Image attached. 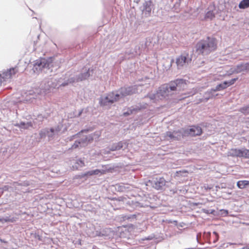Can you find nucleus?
<instances>
[{
	"label": "nucleus",
	"instance_id": "obj_1",
	"mask_svg": "<svg viewBox=\"0 0 249 249\" xmlns=\"http://www.w3.org/2000/svg\"><path fill=\"white\" fill-rule=\"evenodd\" d=\"M186 87L185 81L178 79L160 86L158 90V96H160V100H162L184 89Z\"/></svg>",
	"mask_w": 249,
	"mask_h": 249
},
{
	"label": "nucleus",
	"instance_id": "obj_2",
	"mask_svg": "<svg viewBox=\"0 0 249 249\" xmlns=\"http://www.w3.org/2000/svg\"><path fill=\"white\" fill-rule=\"evenodd\" d=\"M216 46V40L213 37H208L197 43L196 45V51L198 54L208 55L215 51Z\"/></svg>",
	"mask_w": 249,
	"mask_h": 249
},
{
	"label": "nucleus",
	"instance_id": "obj_3",
	"mask_svg": "<svg viewBox=\"0 0 249 249\" xmlns=\"http://www.w3.org/2000/svg\"><path fill=\"white\" fill-rule=\"evenodd\" d=\"M193 53L191 51H185L176 58V63L178 69L187 67L192 60Z\"/></svg>",
	"mask_w": 249,
	"mask_h": 249
},
{
	"label": "nucleus",
	"instance_id": "obj_4",
	"mask_svg": "<svg viewBox=\"0 0 249 249\" xmlns=\"http://www.w3.org/2000/svg\"><path fill=\"white\" fill-rule=\"evenodd\" d=\"M53 59L52 57L48 58H41L36 60L34 65L33 70L38 71H44L45 72H47L45 69L49 70L53 66Z\"/></svg>",
	"mask_w": 249,
	"mask_h": 249
},
{
	"label": "nucleus",
	"instance_id": "obj_5",
	"mask_svg": "<svg viewBox=\"0 0 249 249\" xmlns=\"http://www.w3.org/2000/svg\"><path fill=\"white\" fill-rule=\"evenodd\" d=\"M61 127L59 125L52 127L51 128H45L41 129L39 132V139H41L48 137V140H52L55 135H58L61 129Z\"/></svg>",
	"mask_w": 249,
	"mask_h": 249
},
{
	"label": "nucleus",
	"instance_id": "obj_6",
	"mask_svg": "<svg viewBox=\"0 0 249 249\" xmlns=\"http://www.w3.org/2000/svg\"><path fill=\"white\" fill-rule=\"evenodd\" d=\"M119 100V95L116 94L115 92L108 93L105 97H102L100 100L101 105L110 107L113 103Z\"/></svg>",
	"mask_w": 249,
	"mask_h": 249
},
{
	"label": "nucleus",
	"instance_id": "obj_7",
	"mask_svg": "<svg viewBox=\"0 0 249 249\" xmlns=\"http://www.w3.org/2000/svg\"><path fill=\"white\" fill-rule=\"evenodd\" d=\"M18 72V69L16 68H11L0 73V86L4 85L6 82H10L11 79Z\"/></svg>",
	"mask_w": 249,
	"mask_h": 249
},
{
	"label": "nucleus",
	"instance_id": "obj_8",
	"mask_svg": "<svg viewBox=\"0 0 249 249\" xmlns=\"http://www.w3.org/2000/svg\"><path fill=\"white\" fill-rule=\"evenodd\" d=\"M185 134V129H180L173 132L167 131L165 134V137L167 140L176 141L179 140L182 138L186 137Z\"/></svg>",
	"mask_w": 249,
	"mask_h": 249
},
{
	"label": "nucleus",
	"instance_id": "obj_9",
	"mask_svg": "<svg viewBox=\"0 0 249 249\" xmlns=\"http://www.w3.org/2000/svg\"><path fill=\"white\" fill-rule=\"evenodd\" d=\"M137 88L138 87L136 85L128 87H123L115 92L116 94L119 95V100H120L125 96L138 92Z\"/></svg>",
	"mask_w": 249,
	"mask_h": 249
},
{
	"label": "nucleus",
	"instance_id": "obj_10",
	"mask_svg": "<svg viewBox=\"0 0 249 249\" xmlns=\"http://www.w3.org/2000/svg\"><path fill=\"white\" fill-rule=\"evenodd\" d=\"M166 181L163 178H156L152 180H149L146 183V186H152L157 190H163L166 185Z\"/></svg>",
	"mask_w": 249,
	"mask_h": 249
},
{
	"label": "nucleus",
	"instance_id": "obj_11",
	"mask_svg": "<svg viewBox=\"0 0 249 249\" xmlns=\"http://www.w3.org/2000/svg\"><path fill=\"white\" fill-rule=\"evenodd\" d=\"M90 75V73L89 72V69L87 71V69L85 70V71L79 73L78 75H76V77H71L70 78L67 80V82H63L60 85L62 86H65L68 85L69 83L78 82L79 81H81L87 79Z\"/></svg>",
	"mask_w": 249,
	"mask_h": 249
},
{
	"label": "nucleus",
	"instance_id": "obj_12",
	"mask_svg": "<svg viewBox=\"0 0 249 249\" xmlns=\"http://www.w3.org/2000/svg\"><path fill=\"white\" fill-rule=\"evenodd\" d=\"M248 71H249V63H243L231 68L226 74L230 75L233 73H244Z\"/></svg>",
	"mask_w": 249,
	"mask_h": 249
},
{
	"label": "nucleus",
	"instance_id": "obj_13",
	"mask_svg": "<svg viewBox=\"0 0 249 249\" xmlns=\"http://www.w3.org/2000/svg\"><path fill=\"white\" fill-rule=\"evenodd\" d=\"M93 139L90 136H84L79 140L75 141L72 145V148H76L80 147H84L86 146L89 142L92 141Z\"/></svg>",
	"mask_w": 249,
	"mask_h": 249
},
{
	"label": "nucleus",
	"instance_id": "obj_14",
	"mask_svg": "<svg viewBox=\"0 0 249 249\" xmlns=\"http://www.w3.org/2000/svg\"><path fill=\"white\" fill-rule=\"evenodd\" d=\"M202 130L200 127L198 126H193L189 129H185V134L186 136H199L202 134Z\"/></svg>",
	"mask_w": 249,
	"mask_h": 249
},
{
	"label": "nucleus",
	"instance_id": "obj_15",
	"mask_svg": "<svg viewBox=\"0 0 249 249\" xmlns=\"http://www.w3.org/2000/svg\"><path fill=\"white\" fill-rule=\"evenodd\" d=\"M147 42L145 40H143L139 43V45L136 46L135 48V50L134 52L132 53V54L138 55L140 54L142 52L146 49L147 47Z\"/></svg>",
	"mask_w": 249,
	"mask_h": 249
},
{
	"label": "nucleus",
	"instance_id": "obj_16",
	"mask_svg": "<svg viewBox=\"0 0 249 249\" xmlns=\"http://www.w3.org/2000/svg\"><path fill=\"white\" fill-rule=\"evenodd\" d=\"M152 9V2L150 1H145L143 3L142 12L145 17L150 16Z\"/></svg>",
	"mask_w": 249,
	"mask_h": 249
},
{
	"label": "nucleus",
	"instance_id": "obj_17",
	"mask_svg": "<svg viewBox=\"0 0 249 249\" xmlns=\"http://www.w3.org/2000/svg\"><path fill=\"white\" fill-rule=\"evenodd\" d=\"M104 173L105 171L104 170L95 169L88 171L84 174H82L79 176V177L80 178H82L85 177L91 176L94 175H99V174H103Z\"/></svg>",
	"mask_w": 249,
	"mask_h": 249
},
{
	"label": "nucleus",
	"instance_id": "obj_18",
	"mask_svg": "<svg viewBox=\"0 0 249 249\" xmlns=\"http://www.w3.org/2000/svg\"><path fill=\"white\" fill-rule=\"evenodd\" d=\"M16 125L18 126L20 128L28 129L30 127H32L33 124L31 122H21L17 124Z\"/></svg>",
	"mask_w": 249,
	"mask_h": 249
},
{
	"label": "nucleus",
	"instance_id": "obj_19",
	"mask_svg": "<svg viewBox=\"0 0 249 249\" xmlns=\"http://www.w3.org/2000/svg\"><path fill=\"white\" fill-rule=\"evenodd\" d=\"M116 143L117 148V150H120L121 149L124 150L127 148L128 146L127 142L124 141H121Z\"/></svg>",
	"mask_w": 249,
	"mask_h": 249
},
{
	"label": "nucleus",
	"instance_id": "obj_20",
	"mask_svg": "<svg viewBox=\"0 0 249 249\" xmlns=\"http://www.w3.org/2000/svg\"><path fill=\"white\" fill-rule=\"evenodd\" d=\"M240 149H232L229 153V155L232 157H240Z\"/></svg>",
	"mask_w": 249,
	"mask_h": 249
},
{
	"label": "nucleus",
	"instance_id": "obj_21",
	"mask_svg": "<svg viewBox=\"0 0 249 249\" xmlns=\"http://www.w3.org/2000/svg\"><path fill=\"white\" fill-rule=\"evenodd\" d=\"M237 80V78H233L229 81H224V82L222 83V84L223 85V87H224V89H226L228 87L233 85L235 82Z\"/></svg>",
	"mask_w": 249,
	"mask_h": 249
},
{
	"label": "nucleus",
	"instance_id": "obj_22",
	"mask_svg": "<svg viewBox=\"0 0 249 249\" xmlns=\"http://www.w3.org/2000/svg\"><path fill=\"white\" fill-rule=\"evenodd\" d=\"M249 185V181L247 180H240L237 183V186L240 189L245 188Z\"/></svg>",
	"mask_w": 249,
	"mask_h": 249
},
{
	"label": "nucleus",
	"instance_id": "obj_23",
	"mask_svg": "<svg viewBox=\"0 0 249 249\" xmlns=\"http://www.w3.org/2000/svg\"><path fill=\"white\" fill-rule=\"evenodd\" d=\"M249 7V0H242L239 4L240 9H246Z\"/></svg>",
	"mask_w": 249,
	"mask_h": 249
},
{
	"label": "nucleus",
	"instance_id": "obj_24",
	"mask_svg": "<svg viewBox=\"0 0 249 249\" xmlns=\"http://www.w3.org/2000/svg\"><path fill=\"white\" fill-rule=\"evenodd\" d=\"M139 109H139V108L132 107L131 108H128L127 111L124 112V116H128L129 115H130L131 114L136 112Z\"/></svg>",
	"mask_w": 249,
	"mask_h": 249
},
{
	"label": "nucleus",
	"instance_id": "obj_25",
	"mask_svg": "<svg viewBox=\"0 0 249 249\" xmlns=\"http://www.w3.org/2000/svg\"><path fill=\"white\" fill-rule=\"evenodd\" d=\"M147 96L149 98L150 100L154 102L160 100V96H158V91L156 93H150Z\"/></svg>",
	"mask_w": 249,
	"mask_h": 249
},
{
	"label": "nucleus",
	"instance_id": "obj_26",
	"mask_svg": "<svg viewBox=\"0 0 249 249\" xmlns=\"http://www.w3.org/2000/svg\"><path fill=\"white\" fill-rule=\"evenodd\" d=\"M85 166L84 162L81 159L78 160L75 162V164L73 166V167L76 169H78L79 167H82Z\"/></svg>",
	"mask_w": 249,
	"mask_h": 249
},
{
	"label": "nucleus",
	"instance_id": "obj_27",
	"mask_svg": "<svg viewBox=\"0 0 249 249\" xmlns=\"http://www.w3.org/2000/svg\"><path fill=\"white\" fill-rule=\"evenodd\" d=\"M215 17V14L212 10L208 11L205 15V18L212 19Z\"/></svg>",
	"mask_w": 249,
	"mask_h": 249
},
{
	"label": "nucleus",
	"instance_id": "obj_28",
	"mask_svg": "<svg viewBox=\"0 0 249 249\" xmlns=\"http://www.w3.org/2000/svg\"><path fill=\"white\" fill-rule=\"evenodd\" d=\"M118 189L119 191L124 192L126 191L127 189H129V187L128 185L121 184L118 185Z\"/></svg>",
	"mask_w": 249,
	"mask_h": 249
},
{
	"label": "nucleus",
	"instance_id": "obj_29",
	"mask_svg": "<svg viewBox=\"0 0 249 249\" xmlns=\"http://www.w3.org/2000/svg\"><path fill=\"white\" fill-rule=\"evenodd\" d=\"M223 89H224V88L223 87L222 83H220L217 85L214 88L212 89L211 92L220 91Z\"/></svg>",
	"mask_w": 249,
	"mask_h": 249
},
{
	"label": "nucleus",
	"instance_id": "obj_30",
	"mask_svg": "<svg viewBox=\"0 0 249 249\" xmlns=\"http://www.w3.org/2000/svg\"><path fill=\"white\" fill-rule=\"evenodd\" d=\"M247 149L243 148L240 149V158H244L247 159Z\"/></svg>",
	"mask_w": 249,
	"mask_h": 249
},
{
	"label": "nucleus",
	"instance_id": "obj_31",
	"mask_svg": "<svg viewBox=\"0 0 249 249\" xmlns=\"http://www.w3.org/2000/svg\"><path fill=\"white\" fill-rule=\"evenodd\" d=\"M0 221L2 223L7 222H14L15 221V220L14 218H11L9 217H6L5 218H0Z\"/></svg>",
	"mask_w": 249,
	"mask_h": 249
},
{
	"label": "nucleus",
	"instance_id": "obj_32",
	"mask_svg": "<svg viewBox=\"0 0 249 249\" xmlns=\"http://www.w3.org/2000/svg\"><path fill=\"white\" fill-rule=\"evenodd\" d=\"M240 111L244 114H249V105L241 108L240 109Z\"/></svg>",
	"mask_w": 249,
	"mask_h": 249
},
{
	"label": "nucleus",
	"instance_id": "obj_33",
	"mask_svg": "<svg viewBox=\"0 0 249 249\" xmlns=\"http://www.w3.org/2000/svg\"><path fill=\"white\" fill-rule=\"evenodd\" d=\"M47 116L45 115H43L42 114H39L37 115L36 120H38L39 121H42L44 118H47Z\"/></svg>",
	"mask_w": 249,
	"mask_h": 249
},
{
	"label": "nucleus",
	"instance_id": "obj_34",
	"mask_svg": "<svg viewBox=\"0 0 249 249\" xmlns=\"http://www.w3.org/2000/svg\"><path fill=\"white\" fill-rule=\"evenodd\" d=\"M117 146H116V143H114L112 145H111V146L109 148V151H117Z\"/></svg>",
	"mask_w": 249,
	"mask_h": 249
},
{
	"label": "nucleus",
	"instance_id": "obj_35",
	"mask_svg": "<svg viewBox=\"0 0 249 249\" xmlns=\"http://www.w3.org/2000/svg\"><path fill=\"white\" fill-rule=\"evenodd\" d=\"M34 92H35L33 91H29L28 94L33 96V97L30 98V99H32V98L35 99V98H36L37 96L36 95H33V93H34Z\"/></svg>",
	"mask_w": 249,
	"mask_h": 249
},
{
	"label": "nucleus",
	"instance_id": "obj_36",
	"mask_svg": "<svg viewBox=\"0 0 249 249\" xmlns=\"http://www.w3.org/2000/svg\"><path fill=\"white\" fill-rule=\"evenodd\" d=\"M222 211L223 212L222 213V214L226 215L228 214V211L227 210H223Z\"/></svg>",
	"mask_w": 249,
	"mask_h": 249
},
{
	"label": "nucleus",
	"instance_id": "obj_37",
	"mask_svg": "<svg viewBox=\"0 0 249 249\" xmlns=\"http://www.w3.org/2000/svg\"><path fill=\"white\" fill-rule=\"evenodd\" d=\"M169 223H174V224H177V221H175H175H171V220H170V221H169Z\"/></svg>",
	"mask_w": 249,
	"mask_h": 249
},
{
	"label": "nucleus",
	"instance_id": "obj_38",
	"mask_svg": "<svg viewBox=\"0 0 249 249\" xmlns=\"http://www.w3.org/2000/svg\"><path fill=\"white\" fill-rule=\"evenodd\" d=\"M247 152V159H249V149H248Z\"/></svg>",
	"mask_w": 249,
	"mask_h": 249
},
{
	"label": "nucleus",
	"instance_id": "obj_39",
	"mask_svg": "<svg viewBox=\"0 0 249 249\" xmlns=\"http://www.w3.org/2000/svg\"><path fill=\"white\" fill-rule=\"evenodd\" d=\"M0 241L1 242H3L4 243H7V241H4V240H3V239H2L1 238H0Z\"/></svg>",
	"mask_w": 249,
	"mask_h": 249
},
{
	"label": "nucleus",
	"instance_id": "obj_40",
	"mask_svg": "<svg viewBox=\"0 0 249 249\" xmlns=\"http://www.w3.org/2000/svg\"><path fill=\"white\" fill-rule=\"evenodd\" d=\"M82 112V110H80V111L79 112V113H78V115H77V117L80 116L81 115V114Z\"/></svg>",
	"mask_w": 249,
	"mask_h": 249
},
{
	"label": "nucleus",
	"instance_id": "obj_41",
	"mask_svg": "<svg viewBox=\"0 0 249 249\" xmlns=\"http://www.w3.org/2000/svg\"><path fill=\"white\" fill-rule=\"evenodd\" d=\"M179 5H180L179 2H176V4H175V6H179Z\"/></svg>",
	"mask_w": 249,
	"mask_h": 249
},
{
	"label": "nucleus",
	"instance_id": "obj_42",
	"mask_svg": "<svg viewBox=\"0 0 249 249\" xmlns=\"http://www.w3.org/2000/svg\"><path fill=\"white\" fill-rule=\"evenodd\" d=\"M213 233H214V234H215V235H216V236H217L218 234H217V233L216 232H213Z\"/></svg>",
	"mask_w": 249,
	"mask_h": 249
},
{
	"label": "nucleus",
	"instance_id": "obj_43",
	"mask_svg": "<svg viewBox=\"0 0 249 249\" xmlns=\"http://www.w3.org/2000/svg\"><path fill=\"white\" fill-rule=\"evenodd\" d=\"M35 93H37V94H39V92H38V90H37V89H36V92H35Z\"/></svg>",
	"mask_w": 249,
	"mask_h": 249
},
{
	"label": "nucleus",
	"instance_id": "obj_44",
	"mask_svg": "<svg viewBox=\"0 0 249 249\" xmlns=\"http://www.w3.org/2000/svg\"><path fill=\"white\" fill-rule=\"evenodd\" d=\"M47 89H48L47 88H45L44 89H43V90H47Z\"/></svg>",
	"mask_w": 249,
	"mask_h": 249
}]
</instances>
